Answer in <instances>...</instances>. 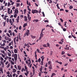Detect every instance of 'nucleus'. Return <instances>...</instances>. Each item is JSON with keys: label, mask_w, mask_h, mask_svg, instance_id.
Returning a JSON list of instances; mask_svg holds the SVG:
<instances>
[{"label": "nucleus", "mask_w": 77, "mask_h": 77, "mask_svg": "<svg viewBox=\"0 0 77 77\" xmlns=\"http://www.w3.org/2000/svg\"><path fill=\"white\" fill-rule=\"evenodd\" d=\"M20 20V16H18L17 17V18L16 19V20Z\"/></svg>", "instance_id": "a19ab883"}, {"label": "nucleus", "mask_w": 77, "mask_h": 77, "mask_svg": "<svg viewBox=\"0 0 77 77\" xmlns=\"http://www.w3.org/2000/svg\"><path fill=\"white\" fill-rule=\"evenodd\" d=\"M38 61L39 62H41V58H39V59L38 60Z\"/></svg>", "instance_id": "69168bd1"}, {"label": "nucleus", "mask_w": 77, "mask_h": 77, "mask_svg": "<svg viewBox=\"0 0 77 77\" xmlns=\"http://www.w3.org/2000/svg\"><path fill=\"white\" fill-rule=\"evenodd\" d=\"M17 68H18V70H20L21 69V66H17Z\"/></svg>", "instance_id": "0eeeda50"}, {"label": "nucleus", "mask_w": 77, "mask_h": 77, "mask_svg": "<svg viewBox=\"0 0 77 77\" xmlns=\"http://www.w3.org/2000/svg\"><path fill=\"white\" fill-rule=\"evenodd\" d=\"M11 3L9 2H8V7H9V6H11Z\"/></svg>", "instance_id": "a211bd4d"}, {"label": "nucleus", "mask_w": 77, "mask_h": 77, "mask_svg": "<svg viewBox=\"0 0 77 77\" xmlns=\"http://www.w3.org/2000/svg\"><path fill=\"white\" fill-rule=\"evenodd\" d=\"M3 18L4 20H6V16H5L4 17H3Z\"/></svg>", "instance_id": "e433bc0d"}, {"label": "nucleus", "mask_w": 77, "mask_h": 77, "mask_svg": "<svg viewBox=\"0 0 77 77\" xmlns=\"http://www.w3.org/2000/svg\"><path fill=\"white\" fill-rule=\"evenodd\" d=\"M8 56H11V54H10L9 52L8 53Z\"/></svg>", "instance_id": "49530a36"}, {"label": "nucleus", "mask_w": 77, "mask_h": 77, "mask_svg": "<svg viewBox=\"0 0 77 77\" xmlns=\"http://www.w3.org/2000/svg\"><path fill=\"white\" fill-rule=\"evenodd\" d=\"M42 38V37L41 36H40L39 38V40L40 41L41 39V38Z\"/></svg>", "instance_id": "e2e57ef3"}, {"label": "nucleus", "mask_w": 77, "mask_h": 77, "mask_svg": "<svg viewBox=\"0 0 77 77\" xmlns=\"http://www.w3.org/2000/svg\"><path fill=\"white\" fill-rule=\"evenodd\" d=\"M35 57H37V55L36 54V51L35 52Z\"/></svg>", "instance_id": "58836bf2"}, {"label": "nucleus", "mask_w": 77, "mask_h": 77, "mask_svg": "<svg viewBox=\"0 0 77 77\" xmlns=\"http://www.w3.org/2000/svg\"><path fill=\"white\" fill-rule=\"evenodd\" d=\"M3 42H4V43H6V41L5 40H3L2 41Z\"/></svg>", "instance_id": "bf43d9fd"}, {"label": "nucleus", "mask_w": 77, "mask_h": 77, "mask_svg": "<svg viewBox=\"0 0 77 77\" xmlns=\"http://www.w3.org/2000/svg\"><path fill=\"white\" fill-rule=\"evenodd\" d=\"M24 68H25V70H27V66H24Z\"/></svg>", "instance_id": "2f4dec72"}, {"label": "nucleus", "mask_w": 77, "mask_h": 77, "mask_svg": "<svg viewBox=\"0 0 77 77\" xmlns=\"http://www.w3.org/2000/svg\"><path fill=\"white\" fill-rule=\"evenodd\" d=\"M72 8H73V6H72V5H70L69 7V8L70 9H72Z\"/></svg>", "instance_id": "a878e982"}, {"label": "nucleus", "mask_w": 77, "mask_h": 77, "mask_svg": "<svg viewBox=\"0 0 77 77\" xmlns=\"http://www.w3.org/2000/svg\"><path fill=\"white\" fill-rule=\"evenodd\" d=\"M42 14L43 15V17H45V14H44V12H42Z\"/></svg>", "instance_id": "0e129e2a"}, {"label": "nucleus", "mask_w": 77, "mask_h": 77, "mask_svg": "<svg viewBox=\"0 0 77 77\" xmlns=\"http://www.w3.org/2000/svg\"><path fill=\"white\" fill-rule=\"evenodd\" d=\"M6 35H7V36H8V37H11V36H10V35H9V34L8 33H7Z\"/></svg>", "instance_id": "c9c22d12"}, {"label": "nucleus", "mask_w": 77, "mask_h": 77, "mask_svg": "<svg viewBox=\"0 0 77 77\" xmlns=\"http://www.w3.org/2000/svg\"><path fill=\"white\" fill-rule=\"evenodd\" d=\"M27 26V23H26L23 24V27H26V26Z\"/></svg>", "instance_id": "dca6fc26"}, {"label": "nucleus", "mask_w": 77, "mask_h": 77, "mask_svg": "<svg viewBox=\"0 0 77 77\" xmlns=\"http://www.w3.org/2000/svg\"><path fill=\"white\" fill-rule=\"evenodd\" d=\"M23 71H26V70L24 69V68H22V70H21V72H23Z\"/></svg>", "instance_id": "5701e85b"}, {"label": "nucleus", "mask_w": 77, "mask_h": 77, "mask_svg": "<svg viewBox=\"0 0 77 77\" xmlns=\"http://www.w3.org/2000/svg\"><path fill=\"white\" fill-rule=\"evenodd\" d=\"M51 62L50 61H49L48 62V65H51Z\"/></svg>", "instance_id": "c85d7f7f"}, {"label": "nucleus", "mask_w": 77, "mask_h": 77, "mask_svg": "<svg viewBox=\"0 0 77 77\" xmlns=\"http://www.w3.org/2000/svg\"><path fill=\"white\" fill-rule=\"evenodd\" d=\"M15 9V7H13L12 8V10H13V11H15V10H14V9Z\"/></svg>", "instance_id": "ea45409f"}, {"label": "nucleus", "mask_w": 77, "mask_h": 77, "mask_svg": "<svg viewBox=\"0 0 77 77\" xmlns=\"http://www.w3.org/2000/svg\"><path fill=\"white\" fill-rule=\"evenodd\" d=\"M14 59L15 62H16V61L17 60V54H14Z\"/></svg>", "instance_id": "f03ea898"}, {"label": "nucleus", "mask_w": 77, "mask_h": 77, "mask_svg": "<svg viewBox=\"0 0 77 77\" xmlns=\"http://www.w3.org/2000/svg\"><path fill=\"white\" fill-rule=\"evenodd\" d=\"M32 68L33 69V74H35V67H34V66H33L32 67Z\"/></svg>", "instance_id": "f8f14e48"}, {"label": "nucleus", "mask_w": 77, "mask_h": 77, "mask_svg": "<svg viewBox=\"0 0 77 77\" xmlns=\"http://www.w3.org/2000/svg\"><path fill=\"white\" fill-rule=\"evenodd\" d=\"M64 49H65V50H69V47H66L64 48Z\"/></svg>", "instance_id": "393cba45"}, {"label": "nucleus", "mask_w": 77, "mask_h": 77, "mask_svg": "<svg viewBox=\"0 0 77 77\" xmlns=\"http://www.w3.org/2000/svg\"><path fill=\"white\" fill-rule=\"evenodd\" d=\"M3 26H6V22H3Z\"/></svg>", "instance_id": "f704fd0d"}, {"label": "nucleus", "mask_w": 77, "mask_h": 77, "mask_svg": "<svg viewBox=\"0 0 77 77\" xmlns=\"http://www.w3.org/2000/svg\"><path fill=\"white\" fill-rule=\"evenodd\" d=\"M47 45L48 47H49L50 48V45L49 44V43H48L47 44Z\"/></svg>", "instance_id": "4c0bfd02"}, {"label": "nucleus", "mask_w": 77, "mask_h": 77, "mask_svg": "<svg viewBox=\"0 0 77 77\" xmlns=\"http://www.w3.org/2000/svg\"><path fill=\"white\" fill-rule=\"evenodd\" d=\"M27 61L28 62H29V63H28L29 65L30 64V63H31V61H30V59L29 58V59L27 60Z\"/></svg>", "instance_id": "1a4fd4ad"}, {"label": "nucleus", "mask_w": 77, "mask_h": 77, "mask_svg": "<svg viewBox=\"0 0 77 77\" xmlns=\"http://www.w3.org/2000/svg\"><path fill=\"white\" fill-rule=\"evenodd\" d=\"M14 66L15 68H16V69H18L17 68V66L16 65H14Z\"/></svg>", "instance_id": "09e8293b"}, {"label": "nucleus", "mask_w": 77, "mask_h": 77, "mask_svg": "<svg viewBox=\"0 0 77 77\" xmlns=\"http://www.w3.org/2000/svg\"><path fill=\"white\" fill-rule=\"evenodd\" d=\"M0 45L1 46H5V43L4 42H3V43H0Z\"/></svg>", "instance_id": "9b49d317"}, {"label": "nucleus", "mask_w": 77, "mask_h": 77, "mask_svg": "<svg viewBox=\"0 0 77 77\" xmlns=\"http://www.w3.org/2000/svg\"><path fill=\"white\" fill-rule=\"evenodd\" d=\"M29 32L30 31H29V30H27L26 31V33L27 36H29V35L30 34V33H29Z\"/></svg>", "instance_id": "39448f33"}, {"label": "nucleus", "mask_w": 77, "mask_h": 77, "mask_svg": "<svg viewBox=\"0 0 77 77\" xmlns=\"http://www.w3.org/2000/svg\"><path fill=\"white\" fill-rule=\"evenodd\" d=\"M12 35L13 36H15V33L14 32L12 33Z\"/></svg>", "instance_id": "3c124183"}, {"label": "nucleus", "mask_w": 77, "mask_h": 77, "mask_svg": "<svg viewBox=\"0 0 77 77\" xmlns=\"http://www.w3.org/2000/svg\"><path fill=\"white\" fill-rule=\"evenodd\" d=\"M43 32H41V34L40 35V36H41L42 37H43L44 36V34H42Z\"/></svg>", "instance_id": "aec40b11"}, {"label": "nucleus", "mask_w": 77, "mask_h": 77, "mask_svg": "<svg viewBox=\"0 0 77 77\" xmlns=\"http://www.w3.org/2000/svg\"><path fill=\"white\" fill-rule=\"evenodd\" d=\"M38 22V21H39V20H37V19H34L33 20V22Z\"/></svg>", "instance_id": "f3484780"}, {"label": "nucleus", "mask_w": 77, "mask_h": 77, "mask_svg": "<svg viewBox=\"0 0 77 77\" xmlns=\"http://www.w3.org/2000/svg\"><path fill=\"white\" fill-rule=\"evenodd\" d=\"M24 17V16L23 15H21L20 16V17L21 18H23Z\"/></svg>", "instance_id": "774afa93"}, {"label": "nucleus", "mask_w": 77, "mask_h": 77, "mask_svg": "<svg viewBox=\"0 0 77 77\" xmlns=\"http://www.w3.org/2000/svg\"><path fill=\"white\" fill-rule=\"evenodd\" d=\"M42 65H43V60H42L41 61Z\"/></svg>", "instance_id": "603ef678"}, {"label": "nucleus", "mask_w": 77, "mask_h": 77, "mask_svg": "<svg viewBox=\"0 0 77 77\" xmlns=\"http://www.w3.org/2000/svg\"><path fill=\"white\" fill-rule=\"evenodd\" d=\"M16 6L17 7H18V6H20V4H17V5Z\"/></svg>", "instance_id": "4d7b16f0"}, {"label": "nucleus", "mask_w": 77, "mask_h": 77, "mask_svg": "<svg viewBox=\"0 0 77 77\" xmlns=\"http://www.w3.org/2000/svg\"><path fill=\"white\" fill-rule=\"evenodd\" d=\"M26 3H27V5H29V6H31V5H30V2H29V3L28 0H27Z\"/></svg>", "instance_id": "9d476101"}, {"label": "nucleus", "mask_w": 77, "mask_h": 77, "mask_svg": "<svg viewBox=\"0 0 77 77\" xmlns=\"http://www.w3.org/2000/svg\"><path fill=\"white\" fill-rule=\"evenodd\" d=\"M16 38L15 37L14 38V42H15V40H16Z\"/></svg>", "instance_id": "de8ad7c7"}, {"label": "nucleus", "mask_w": 77, "mask_h": 77, "mask_svg": "<svg viewBox=\"0 0 77 77\" xmlns=\"http://www.w3.org/2000/svg\"><path fill=\"white\" fill-rule=\"evenodd\" d=\"M27 15L28 16L27 17L28 20L30 21V20H31V17H30V15H29V14H27Z\"/></svg>", "instance_id": "7ed1b4c3"}, {"label": "nucleus", "mask_w": 77, "mask_h": 77, "mask_svg": "<svg viewBox=\"0 0 77 77\" xmlns=\"http://www.w3.org/2000/svg\"><path fill=\"white\" fill-rule=\"evenodd\" d=\"M65 54V52H64V51H62V55H63V54Z\"/></svg>", "instance_id": "79ce46f5"}, {"label": "nucleus", "mask_w": 77, "mask_h": 77, "mask_svg": "<svg viewBox=\"0 0 77 77\" xmlns=\"http://www.w3.org/2000/svg\"><path fill=\"white\" fill-rule=\"evenodd\" d=\"M9 22L11 24V25H12V24H13L12 23V19H10Z\"/></svg>", "instance_id": "423d86ee"}, {"label": "nucleus", "mask_w": 77, "mask_h": 77, "mask_svg": "<svg viewBox=\"0 0 77 77\" xmlns=\"http://www.w3.org/2000/svg\"><path fill=\"white\" fill-rule=\"evenodd\" d=\"M24 20L25 21H27V16H24Z\"/></svg>", "instance_id": "6e6552de"}, {"label": "nucleus", "mask_w": 77, "mask_h": 77, "mask_svg": "<svg viewBox=\"0 0 77 77\" xmlns=\"http://www.w3.org/2000/svg\"><path fill=\"white\" fill-rule=\"evenodd\" d=\"M44 57V56H42L41 58V59H42V60H44V57Z\"/></svg>", "instance_id": "412c9836"}, {"label": "nucleus", "mask_w": 77, "mask_h": 77, "mask_svg": "<svg viewBox=\"0 0 77 77\" xmlns=\"http://www.w3.org/2000/svg\"><path fill=\"white\" fill-rule=\"evenodd\" d=\"M7 49H8L7 48L5 47L4 48V50L5 51H6V50H7Z\"/></svg>", "instance_id": "338daca9"}, {"label": "nucleus", "mask_w": 77, "mask_h": 77, "mask_svg": "<svg viewBox=\"0 0 77 77\" xmlns=\"http://www.w3.org/2000/svg\"><path fill=\"white\" fill-rule=\"evenodd\" d=\"M9 37L5 36V40H6V41H8V40L9 39Z\"/></svg>", "instance_id": "4468645a"}, {"label": "nucleus", "mask_w": 77, "mask_h": 77, "mask_svg": "<svg viewBox=\"0 0 77 77\" xmlns=\"http://www.w3.org/2000/svg\"><path fill=\"white\" fill-rule=\"evenodd\" d=\"M14 18H16L17 17V14H14Z\"/></svg>", "instance_id": "b1692460"}, {"label": "nucleus", "mask_w": 77, "mask_h": 77, "mask_svg": "<svg viewBox=\"0 0 77 77\" xmlns=\"http://www.w3.org/2000/svg\"><path fill=\"white\" fill-rule=\"evenodd\" d=\"M49 68V69H52V66H51V64L50 65Z\"/></svg>", "instance_id": "2eb2a0df"}, {"label": "nucleus", "mask_w": 77, "mask_h": 77, "mask_svg": "<svg viewBox=\"0 0 77 77\" xmlns=\"http://www.w3.org/2000/svg\"><path fill=\"white\" fill-rule=\"evenodd\" d=\"M14 51L15 53H17V50L16 49H14Z\"/></svg>", "instance_id": "4be33fe9"}, {"label": "nucleus", "mask_w": 77, "mask_h": 77, "mask_svg": "<svg viewBox=\"0 0 77 77\" xmlns=\"http://www.w3.org/2000/svg\"><path fill=\"white\" fill-rule=\"evenodd\" d=\"M37 51H38V53H41V52L39 51V50L38 49H37Z\"/></svg>", "instance_id": "cd10ccee"}, {"label": "nucleus", "mask_w": 77, "mask_h": 77, "mask_svg": "<svg viewBox=\"0 0 77 77\" xmlns=\"http://www.w3.org/2000/svg\"><path fill=\"white\" fill-rule=\"evenodd\" d=\"M26 64H28V65H29V61H28L27 60L26 61Z\"/></svg>", "instance_id": "6e6d98bb"}, {"label": "nucleus", "mask_w": 77, "mask_h": 77, "mask_svg": "<svg viewBox=\"0 0 77 77\" xmlns=\"http://www.w3.org/2000/svg\"><path fill=\"white\" fill-rule=\"evenodd\" d=\"M18 8H16L14 14H18Z\"/></svg>", "instance_id": "20e7f679"}, {"label": "nucleus", "mask_w": 77, "mask_h": 77, "mask_svg": "<svg viewBox=\"0 0 77 77\" xmlns=\"http://www.w3.org/2000/svg\"><path fill=\"white\" fill-rule=\"evenodd\" d=\"M6 74H7L9 75L10 74V72H9L8 71V72H6Z\"/></svg>", "instance_id": "680f3d73"}, {"label": "nucleus", "mask_w": 77, "mask_h": 77, "mask_svg": "<svg viewBox=\"0 0 77 77\" xmlns=\"http://www.w3.org/2000/svg\"><path fill=\"white\" fill-rule=\"evenodd\" d=\"M31 37L32 38H33V39H35V38H36V36H33L32 35H31Z\"/></svg>", "instance_id": "6ab92c4d"}, {"label": "nucleus", "mask_w": 77, "mask_h": 77, "mask_svg": "<svg viewBox=\"0 0 77 77\" xmlns=\"http://www.w3.org/2000/svg\"><path fill=\"white\" fill-rule=\"evenodd\" d=\"M1 53H2L3 54H5V55L6 54V53H5V51H4V50L1 51Z\"/></svg>", "instance_id": "bb28decb"}, {"label": "nucleus", "mask_w": 77, "mask_h": 77, "mask_svg": "<svg viewBox=\"0 0 77 77\" xmlns=\"http://www.w3.org/2000/svg\"><path fill=\"white\" fill-rule=\"evenodd\" d=\"M11 62L12 65H14V63L12 60L11 61Z\"/></svg>", "instance_id": "37998d69"}, {"label": "nucleus", "mask_w": 77, "mask_h": 77, "mask_svg": "<svg viewBox=\"0 0 77 77\" xmlns=\"http://www.w3.org/2000/svg\"><path fill=\"white\" fill-rule=\"evenodd\" d=\"M0 59L1 60V61H3V60L4 59H3V57H1V59Z\"/></svg>", "instance_id": "5fc2aeb1"}, {"label": "nucleus", "mask_w": 77, "mask_h": 77, "mask_svg": "<svg viewBox=\"0 0 77 77\" xmlns=\"http://www.w3.org/2000/svg\"><path fill=\"white\" fill-rule=\"evenodd\" d=\"M52 75H53V76H54V75H56V74L53 73L52 74Z\"/></svg>", "instance_id": "a18cd8bd"}, {"label": "nucleus", "mask_w": 77, "mask_h": 77, "mask_svg": "<svg viewBox=\"0 0 77 77\" xmlns=\"http://www.w3.org/2000/svg\"><path fill=\"white\" fill-rule=\"evenodd\" d=\"M12 23L13 24V23H14V22H15V21L14 20V19H12Z\"/></svg>", "instance_id": "8fccbe9b"}, {"label": "nucleus", "mask_w": 77, "mask_h": 77, "mask_svg": "<svg viewBox=\"0 0 77 77\" xmlns=\"http://www.w3.org/2000/svg\"><path fill=\"white\" fill-rule=\"evenodd\" d=\"M10 66V63H8V64L7 66V67L8 68Z\"/></svg>", "instance_id": "7c9ffc66"}, {"label": "nucleus", "mask_w": 77, "mask_h": 77, "mask_svg": "<svg viewBox=\"0 0 77 77\" xmlns=\"http://www.w3.org/2000/svg\"><path fill=\"white\" fill-rule=\"evenodd\" d=\"M43 47H47L46 46V45H45V44L43 45Z\"/></svg>", "instance_id": "c03bdc74"}, {"label": "nucleus", "mask_w": 77, "mask_h": 77, "mask_svg": "<svg viewBox=\"0 0 77 77\" xmlns=\"http://www.w3.org/2000/svg\"><path fill=\"white\" fill-rule=\"evenodd\" d=\"M32 12L33 14H35V13H37V14L38 12V11L36 10H32Z\"/></svg>", "instance_id": "f257e3e1"}, {"label": "nucleus", "mask_w": 77, "mask_h": 77, "mask_svg": "<svg viewBox=\"0 0 77 77\" xmlns=\"http://www.w3.org/2000/svg\"><path fill=\"white\" fill-rule=\"evenodd\" d=\"M13 71H12L13 72H14V73H15V72H17V70H16V69H13Z\"/></svg>", "instance_id": "ddd939ff"}, {"label": "nucleus", "mask_w": 77, "mask_h": 77, "mask_svg": "<svg viewBox=\"0 0 77 77\" xmlns=\"http://www.w3.org/2000/svg\"><path fill=\"white\" fill-rule=\"evenodd\" d=\"M24 14H26V9H24Z\"/></svg>", "instance_id": "864d4df0"}, {"label": "nucleus", "mask_w": 77, "mask_h": 77, "mask_svg": "<svg viewBox=\"0 0 77 77\" xmlns=\"http://www.w3.org/2000/svg\"><path fill=\"white\" fill-rule=\"evenodd\" d=\"M49 3H53V2H52V1L51 0H49Z\"/></svg>", "instance_id": "473e14b6"}, {"label": "nucleus", "mask_w": 77, "mask_h": 77, "mask_svg": "<svg viewBox=\"0 0 77 77\" xmlns=\"http://www.w3.org/2000/svg\"><path fill=\"white\" fill-rule=\"evenodd\" d=\"M66 5H67V3H66V4H64L63 5V7L65 8H66L65 7V6H66Z\"/></svg>", "instance_id": "72a5a7b5"}, {"label": "nucleus", "mask_w": 77, "mask_h": 77, "mask_svg": "<svg viewBox=\"0 0 77 77\" xmlns=\"http://www.w3.org/2000/svg\"><path fill=\"white\" fill-rule=\"evenodd\" d=\"M41 9H40L39 11H38V13H39V14H40V13H41Z\"/></svg>", "instance_id": "13d9d810"}, {"label": "nucleus", "mask_w": 77, "mask_h": 77, "mask_svg": "<svg viewBox=\"0 0 77 77\" xmlns=\"http://www.w3.org/2000/svg\"><path fill=\"white\" fill-rule=\"evenodd\" d=\"M63 31H64V32H65V31H66V28H63Z\"/></svg>", "instance_id": "052dcab7"}, {"label": "nucleus", "mask_w": 77, "mask_h": 77, "mask_svg": "<svg viewBox=\"0 0 77 77\" xmlns=\"http://www.w3.org/2000/svg\"><path fill=\"white\" fill-rule=\"evenodd\" d=\"M42 66H41L40 68V71H42Z\"/></svg>", "instance_id": "c756f323"}]
</instances>
